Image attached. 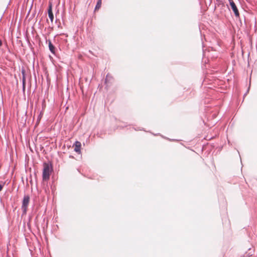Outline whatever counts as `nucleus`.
<instances>
[{
    "instance_id": "nucleus-3",
    "label": "nucleus",
    "mask_w": 257,
    "mask_h": 257,
    "mask_svg": "<svg viewBox=\"0 0 257 257\" xmlns=\"http://www.w3.org/2000/svg\"><path fill=\"white\" fill-rule=\"evenodd\" d=\"M229 2V5L230 6L231 9H232V11L233 12L234 15L236 17H239V13L238 12V9L235 5V4L234 3L233 0H228Z\"/></svg>"
},
{
    "instance_id": "nucleus-10",
    "label": "nucleus",
    "mask_w": 257,
    "mask_h": 257,
    "mask_svg": "<svg viewBox=\"0 0 257 257\" xmlns=\"http://www.w3.org/2000/svg\"><path fill=\"white\" fill-rule=\"evenodd\" d=\"M3 188V186L2 185H0V191L2 190Z\"/></svg>"
},
{
    "instance_id": "nucleus-1",
    "label": "nucleus",
    "mask_w": 257,
    "mask_h": 257,
    "mask_svg": "<svg viewBox=\"0 0 257 257\" xmlns=\"http://www.w3.org/2000/svg\"><path fill=\"white\" fill-rule=\"evenodd\" d=\"M53 171L52 165L47 163H43V180L47 181L49 179L50 175Z\"/></svg>"
},
{
    "instance_id": "nucleus-12",
    "label": "nucleus",
    "mask_w": 257,
    "mask_h": 257,
    "mask_svg": "<svg viewBox=\"0 0 257 257\" xmlns=\"http://www.w3.org/2000/svg\"><path fill=\"white\" fill-rule=\"evenodd\" d=\"M228 144H229L230 142H229V141H228Z\"/></svg>"
},
{
    "instance_id": "nucleus-6",
    "label": "nucleus",
    "mask_w": 257,
    "mask_h": 257,
    "mask_svg": "<svg viewBox=\"0 0 257 257\" xmlns=\"http://www.w3.org/2000/svg\"><path fill=\"white\" fill-rule=\"evenodd\" d=\"M49 50H50V51L54 54L55 53V47L53 46V45L52 44V43H51V42L50 41H49Z\"/></svg>"
},
{
    "instance_id": "nucleus-7",
    "label": "nucleus",
    "mask_w": 257,
    "mask_h": 257,
    "mask_svg": "<svg viewBox=\"0 0 257 257\" xmlns=\"http://www.w3.org/2000/svg\"><path fill=\"white\" fill-rule=\"evenodd\" d=\"M101 0H98L95 8V11H98L101 6Z\"/></svg>"
},
{
    "instance_id": "nucleus-2",
    "label": "nucleus",
    "mask_w": 257,
    "mask_h": 257,
    "mask_svg": "<svg viewBox=\"0 0 257 257\" xmlns=\"http://www.w3.org/2000/svg\"><path fill=\"white\" fill-rule=\"evenodd\" d=\"M30 202V197L28 195L24 196L23 200L22 209L24 213H26L27 211L28 206Z\"/></svg>"
},
{
    "instance_id": "nucleus-8",
    "label": "nucleus",
    "mask_w": 257,
    "mask_h": 257,
    "mask_svg": "<svg viewBox=\"0 0 257 257\" xmlns=\"http://www.w3.org/2000/svg\"><path fill=\"white\" fill-rule=\"evenodd\" d=\"M251 255H252L251 252L245 253L244 254V256H245V257L249 256H251Z\"/></svg>"
},
{
    "instance_id": "nucleus-9",
    "label": "nucleus",
    "mask_w": 257,
    "mask_h": 257,
    "mask_svg": "<svg viewBox=\"0 0 257 257\" xmlns=\"http://www.w3.org/2000/svg\"><path fill=\"white\" fill-rule=\"evenodd\" d=\"M249 87H248L247 91L245 92V93L244 94V96L246 95V94L248 92V91H249Z\"/></svg>"
},
{
    "instance_id": "nucleus-11",
    "label": "nucleus",
    "mask_w": 257,
    "mask_h": 257,
    "mask_svg": "<svg viewBox=\"0 0 257 257\" xmlns=\"http://www.w3.org/2000/svg\"><path fill=\"white\" fill-rule=\"evenodd\" d=\"M2 46V41L0 40V47H1Z\"/></svg>"
},
{
    "instance_id": "nucleus-4",
    "label": "nucleus",
    "mask_w": 257,
    "mask_h": 257,
    "mask_svg": "<svg viewBox=\"0 0 257 257\" xmlns=\"http://www.w3.org/2000/svg\"><path fill=\"white\" fill-rule=\"evenodd\" d=\"M73 146L74 147V151L78 154H80L81 153V143L80 142L76 141Z\"/></svg>"
},
{
    "instance_id": "nucleus-5",
    "label": "nucleus",
    "mask_w": 257,
    "mask_h": 257,
    "mask_svg": "<svg viewBox=\"0 0 257 257\" xmlns=\"http://www.w3.org/2000/svg\"><path fill=\"white\" fill-rule=\"evenodd\" d=\"M48 16H49L51 22L52 23L53 21V19H54V15H53V12H52V4H50L49 6V8L48 10Z\"/></svg>"
}]
</instances>
